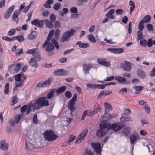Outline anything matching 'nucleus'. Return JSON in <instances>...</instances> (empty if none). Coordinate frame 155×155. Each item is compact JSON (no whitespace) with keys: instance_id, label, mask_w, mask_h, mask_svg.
<instances>
[{"instance_id":"obj_1","label":"nucleus","mask_w":155,"mask_h":155,"mask_svg":"<svg viewBox=\"0 0 155 155\" xmlns=\"http://www.w3.org/2000/svg\"><path fill=\"white\" fill-rule=\"evenodd\" d=\"M49 105V101L46 97H39L33 104V110H39L43 107L47 106Z\"/></svg>"},{"instance_id":"obj_2","label":"nucleus","mask_w":155,"mask_h":155,"mask_svg":"<svg viewBox=\"0 0 155 155\" xmlns=\"http://www.w3.org/2000/svg\"><path fill=\"white\" fill-rule=\"evenodd\" d=\"M106 122L103 120L100 124V128L97 130L96 132V135L98 137H102L107 132L108 128L106 124Z\"/></svg>"},{"instance_id":"obj_3","label":"nucleus","mask_w":155,"mask_h":155,"mask_svg":"<svg viewBox=\"0 0 155 155\" xmlns=\"http://www.w3.org/2000/svg\"><path fill=\"white\" fill-rule=\"evenodd\" d=\"M105 107V114L103 116V117H101V119L104 121L107 122L109 121V119L110 118L111 115H109L108 113L112 110V109L111 105L107 102L104 103Z\"/></svg>"},{"instance_id":"obj_4","label":"nucleus","mask_w":155,"mask_h":155,"mask_svg":"<svg viewBox=\"0 0 155 155\" xmlns=\"http://www.w3.org/2000/svg\"><path fill=\"white\" fill-rule=\"evenodd\" d=\"M76 32V30L73 29H71L65 32L62 35L60 40L62 42H65L69 40L68 38L73 36Z\"/></svg>"},{"instance_id":"obj_5","label":"nucleus","mask_w":155,"mask_h":155,"mask_svg":"<svg viewBox=\"0 0 155 155\" xmlns=\"http://www.w3.org/2000/svg\"><path fill=\"white\" fill-rule=\"evenodd\" d=\"M44 137L45 140L48 141H52L54 140L58 137L51 130H46L44 133Z\"/></svg>"},{"instance_id":"obj_6","label":"nucleus","mask_w":155,"mask_h":155,"mask_svg":"<svg viewBox=\"0 0 155 155\" xmlns=\"http://www.w3.org/2000/svg\"><path fill=\"white\" fill-rule=\"evenodd\" d=\"M106 124L108 130L111 129L112 130L114 131L115 132H117L118 130L121 129L124 126L122 125H120L119 123H115L111 124L109 123L106 122Z\"/></svg>"},{"instance_id":"obj_7","label":"nucleus","mask_w":155,"mask_h":155,"mask_svg":"<svg viewBox=\"0 0 155 155\" xmlns=\"http://www.w3.org/2000/svg\"><path fill=\"white\" fill-rule=\"evenodd\" d=\"M91 146L94 150V152H96L97 155H101L102 151L101 144L99 143H97L93 142L91 144Z\"/></svg>"},{"instance_id":"obj_8","label":"nucleus","mask_w":155,"mask_h":155,"mask_svg":"<svg viewBox=\"0 0 155 155\" xmlns=\"http://www.w3.org/2000/svg\"><path fill=\"white\" fill-rule=\"evenodd\" d=\"M22 66V63H18L16 65L15 64H12L9 67V70L12 72L17 73L21 68Z\"/></svg>"},{"instance_id":"obj_9","label":"nucleus","mask_w":155,"mask_h":155,"mask_svg":"<svg viewBox=\"0 0 155 155\" xmlns=\"http://www.w3.org/2000/svg\"><path fill=\"white\" fill-rule=\"evenodd\" d=\"M77 94H74L72 98L69 102L68 107L71 111H74L75 110V109L74 108V107L75 101L77 100Z\"/></svg>"},{"instance_id":"obj_10","label":"nucleus","mask_w":155,"mask_h":155,"mask_svg":"<svg viewBox=\"0 0 155 155\" xmlns=\"http://www.w3.org/2000/svg\"><path fill=\"white\" fill-rule=\"evenodd\" d=\"M88 132L87 129H84L79 135L75 141L76 143H80L86 137Z\"/></svg>"},{"instance_id":"obj_11","label":"nucleus","mask_w":155,"mask_h":155,"mask_svg":"<svg viewBox=\"0 0 155 155\" xmlns=\"http://www.w3.org/2000/svg\"><path fill=\"white\" fill-rule=\"evenodd\" d=\"M93 64L92 63H84L83 64V69L84 74L89 73V70L93 68Z\"/></svg>"},{"instance_id":"obj_12","label":"nucleus","mask_w":155,"mask_h":155,"mask_svg":"<svg viewBox=\"0 0 155 155\" xmlns=\"http://www.w3.org/2000/svg\"><path fill=\"white\" fill-rule=\"evenodd\" d=\"M120 66L121 68L126 72L130 71L132 68L129 62L127 61L121 63Z\"/></svg>"},{"instance_id":"obj_13","label":"nucleus","mask_w":155,"mask_h":155,"mask_svg":"<svg viewBox=\"0 0 155 155\" xmlns=\"http://www.w3.org/2000/svg\"><path fill=\"white\" fill-rule=\"evenodd\" d=\"M114 79L118 81L120 84H130V81H127L126 79L124 77L120 76H117L114 77Z\"/></svg>"},{"instance_id":"obj_14","label":"nucleus","mask_w":155,"mask_h":155,"mask_svg":"<svg viewBox=\"0 0 155 155\" xmlns=\"http://www.w3.org/2000/svg\"><path fill=\"white\" fill-rule=\"evenodd\" d=\"M44 21L43 20H39L38 19H36L33 20L31 22L32 25L42 28L43 27Z\"/></svg>"},{"instance_id":"obj_15","label":"nucleus","mask_w":155,"mask_h":155,"mask_svg":"<svg viewBox=\"0 0 155 155\" xmlns=\"http://www.w3.org/2000/svg\"><path fill=\"white\" fill-rule=\"evenodd\" d=\"M14 9V6L12 5L10 7L5 13L4 18L5 19H8L11 16L12 12Z\"/></svg>"},{"instance_id":"obj_16","label":"nucleus","mask_w":155,"mask_h":155,"mask_svg":"<svg viewBox=\"0 0 155 155\" xmlns=\"http://www.w3.org/2000/svg\"><path fill=\"white\" fill-rule=\"evenodd\" d=\"M0 148L2 150L7 151L8 148V144L6 143L5 140H2L0 141Z\"/></svg>"},{"instance_id":"obj_17","label":"nucleus","mask_w":155,"mask_h":155,"mask_svg":"<svg viewBox=\"0 0 155 155\" xmlns=\"http://www.w3.org/2000/svg\"><path fill=\"white\" fill-rule=\"evenodd\" d=\"M97 62L99 64L105 66L109 67L111 65L110 62H107L106 58L98 59Z\"/></svg>"},{"instance_id":"obj_18","label":"nucleus","mask_w":155,"mask_h":155,"mask_svg":"<svg viewBox=\"0 0 155 155\" xmlns=\"http://www.w3.org/2000/svg\"><path fill=\"white\" fill-rule=\"evenodd\" d=\"M68 72L64 69H59L54 71V74L56 75L62 76L67 75Z\"/></svg>"},{"instance_id":"obj_19","label":"nucleus","mask_w":155,"mask_h":155,"mask_svg":"<svg viewBox=\"0 0 155 155\" xmlns=\"http://www.w3.org/2000/svg\"><path fill=\"white\" fill-rule=\"evenodd\" d=\"M21 13L18 11L17 10H15L14 12V13L12 15V20L14 21H16L17 22H18L19 19V18H18V17Z\"/></svg>"},{"instance_id":"obj_20","label":"nucleus","mask_w":155,"mask_h":155,"mask_svg":"<svg viewBox=\"0 0 155 155\" xmlns=\"http://www.w3.org/2000/svg\"><path fill=\"white\" fill-rule=\"evenodd\" d=\"M53 78L51 77L49 78L45 81L44 82L41 83V87H45L50 85L53 81Z\"/></svg>"},{"instance_id":"obj_21","label":"nucleus","mask_w":155,"mask_h":155,"mask_svg":"<svg viewBox=\"0 0 155 155\" xmlns=\"http://www.w3.org/2000/svg\"><path fill=\"white\" fill-rule=\"evenodd\" d=\"M137 74L140 78L142 79L145 78L146 77L145 72L141 69L138 70Z\"/></svg>"},{"instance_id":"obj_22","label":"nucleus","mask_w":155,"mask_h":155,"mask_svg":"<svg viewBox=\"0 0 155 155\" xmlns=\"http://www.w3.org/2000/svg\"><path fill=\"white\" fill-rule=\"evenodd\" d=\"M29 63L32 67L35 68L38 67L36 60L35 58H31L30 59Z\"/></svg>"},{"instance_id":"obj_23","label":"nucleus","mask_w":155,"mask_h":155,"mask_svg":"<svg viewBox=\"0 0 155 155\" xmlns=\"http://www.w3.org/2000/svg\"><path fill=\"white\" fill-rule=\"evenodd\" d=\"M76 45H79V47L81 48H85L89 46V45L87 43H84L81 41H78L76 43Z\"/></svg>"},{"instance_id":"obj_24","label":"nucleus","mask_w":155,"mask_h":155,"mask_svg":"<svg viewBox=\"0 0 155 155\" xmlns=\"http://www.w3.org/2000/svg\"><path fill=\"white\" fill-rule=\"evenodd\" d=\"M48 46L46 47L45 50L47 52H50L54 49V47L53 44L51 42L48 43Z\"/></svg>"},{"instance_id":"obj_25","label":"nucleus","mask_w":155,"mask_h":155,"mask_svg":"<svg viewBox=\"0 0 155 155\" xmlns=\"http://www.w3.org/2000/svg\"><path fill=\"white\" fill-rule=\"evenodd\" d=\"M129 5L130 6V10L129 13L130 14H131L135 8V5L133 1L132 0L130 1Z\"/></svg>"},{"instance_id":"obj_26","label":"nucleus","mask_w":155,"mask_h":155,"mask_svg":"<svg viewBox=\"0 0 155 155\" xmlns=\"http://www.w3.org/2000/svg\"><path fill=\"white\" fill-rule=\"evenodd\" d=\"M33 56L37 59L38 61H40L41 59L40 55V51L37 48V50H36L35 52L34 53Z\"/></svg>"},{"instance_id":"obj_27","label":"nucleus","mask_w":155,"mask_h":155,"mask_svg":"<svg viewBox=\"0 0 155 155\" xmlns=\"http://www.w3.org/2000/svg\"><path fill=\"white\" fill-rule=\"evenodd\" d=\"M53 2V0H48L46 3L44 4L43 6L46 8H51L50 5L52 4Z\"/></svg>"},{"instance_id":"obj_28","label":"nucleus","mask_w":155,"mask_h":155,"mask_svg":"<svg viewBox=\"0 0 155 155\" xmlns=\"http://www.w3.org/2000/svg\"><path fill=\"white\" fill-rule=\"evenodd\" d=\"M66 86H62L58 89L55 90V92L57 94H61L64 92L66 90Z\"/></svg>"},{"instance_id":"obj_29","label":"nucleus","mask_w":155,"mask_h":155,"mask_svg":"<svg viewBox=\"0 0 155 155\" xmlns=\"http://www.w3.org/2000/svg\"><path fill=\"white\" fill-rule=\"evenodd\" d=\"M37 34L36 31H34L29 35L28 37L29 39H35L37 37Z\"/></svg>"},{"instance_id":"obj_30","label":"nucleus","mask_w":155,"mask_h":155,"mask_svg":"<svg viewBox=\"0 0 155 155\" xmlns=\"http://www.w3.org/2000/svg\"><path fill=\"white\" fill-rule=\"evenodd\" d=\"M101 108L100 107L99 104H97L94 107L93 112L94 115L96 114L99 112H101Z\"/></svg>"},{"instance_id":"obj_31","label":"nucleus","mask_w":155,"mask_h":155,"mask_svg":"<svg viewBox=\"0 0 155 155\" xmlns=\"http://www.w3.org/2000/svg\"><path fill=\"white\" fill-rule=\"evenodd\" d=\"M151 16L148 15H147L144 16L143 20L141 21H143L144 23H147L149 22L151 20Z\"/></svg>"},{"instance_id":"obj_32","label":"nucleus","mask_w":155,"mask_h":155,"mask_svg":"<svg viewBox=\"0 0 155 155\" xmlns=\"http://www.w3.org/2000/svg\"><path fill=\"white\" fill-rule=\"evenodd\" d=\"M55 92V89H51L50 91L47 95V99H50L52 98L53 96L54 92Z\"/></svg>"},{"instance_id":"obj_33","label":"nucleus","mask_w":155,"mask_h":155,"mask_svg":"<svg viewBox=\"0 0 155 155\" xmlns=\"http://www.w3.org/2000/svg\"><path fill=\"white\" fill-rule=\"evenodd\" d=\"M120 120L124 122H127L129 121H132L133 120H132L130 117H122L120 118Z\"/></svg>"},{"instance_id":"obj_34","label":"nucleus","mask_w":155,"mask_h":155,"mask_svg":"<svg viewBox=\"0 0 155 155\" xmlns=\"http://www.w3.org/2000/svg\"><path fill=\"white\" fill-rule=\"evenodd\" d=\"M45 24L47 27L49 28H51L53 27V25L48 20H45Z\"/></svg>"},{"instance_id":"obj_35","label":"nucleus","mask_w":155,"mask_h":155,"mask_svg":"<svg viewBox=\"0 0 155 155\" xmlns=\"http://www.w3.org/2000/svg\"><path fill=\"white\" fill-rule=\"evenodd\" d=\"M87 37L89 40L91 42L94 43L96 42V40L94 39L92 34H90L89 35H88Z\"/></svg>"},{"instance_id":"obj_36","label":"nucleus","mask_w":155,"mask_h":155,"mask_svg":"<svg viewBox=\"0 0 155 155\" xmlns=\"http://www.w3.org/2000/svg\"><path fill=\"white\" fill-rule=\"evenodd\" d=\"M88 2V0H78L77 5L78 6H81L83 5L84 3H86Z\"/></svg>"},{"instance_id":"obj_37","label":"nucleus","mask_w":155,"mask_h":155,"mask_svg":"<svg viewBox=\"0 0 155 155\" xmlns=\"http://www.w3.org/2000/svg\"><path fill=\"white\" fill-rule=\"evenodd\" d=\"M52 37L51 36H50L49 35H48L47 38V40L45 41V42L43 45V46L44 48L48 44V43L49 42L50 40L52 38Z\"/></svg>"},{"instance_id":"obj_38","label":"nucleus","mask_w":155,"mask_h":155,"mask_svg":"<svg viewBox=\"0 0 155 155\" xmlns=\"http://www.w3.org/2000/svg\"><path fill=\"white\" fill-rule=\"evenodd\" d=\"M130 142L131 144H134L136 141L137 138L135 135L132 134L130 136Z\"/></svg>"},{"instance_id":"obj_39","label":"nucleus","mask_w":155,"mask_h":155,"mask_svg":"<svg viewBox=\"0 0 155 155\" xmlns=\"http://www.w3.org/2000/svg\"><path fill=\"white\" fill-rule=\"evenodd\" d=\"M137 34L138 36V40H141L143 38V35L142 32V31H138L137 32Z\"/></svg>"},{"instance_id":"obj_40","label":"nucleus","mask_w":155,"mask_h":155,"mask_svg":"<svg viewBox=\"0 0 155 155\" xmlns=\"http://www.w3.org/2000/svg\"><path fill=\"white\" fill-rule=\"evenodd\" d=\"M9 84L8 83H6L5 88L4 90V93L5 94H7L9 92Z\"/></svg>"},{"instance_id":"obj_41","label":"nucleus","mask_w":155,"mask_h":155,"mask_svg":"<svg viewBox=\"0 0 155 155\" xmlns=\"http://www.w3.org/2000/svg\"><path fill=\"white\" fill-rule=\"evenodd\" d=\"M144 23V22H143V21H140L138 25L139 31H142L144 29V26L143 25V23Z\"/></svg>"},{"instance_id":"obj_42","label":"nucleus","mask_w":155,"mask_h":155,"mask_svg":"<svg viewBox=\"0 0 155 155\" xmlns=\"http://www.w3.org/2000/svg\"><path fill=\"white\" fill-rule=\"evenodd\" d=\"M23 115L21 114H19L17 117L15 118V122L16 123H18L20 121L21 119L23 118Z\"/></svg>"},{"instance_id":"obj_43","label":"nucleus","mask_w":155,"mask_h":155,"mask_svg":"<svg viewBox=\"0 0 155 155\" xmlns=\"http://www.w3.org/2000/svg\"><path fill=\"white\" fill-rule=\"evenodd\" d=\"M123 133L126 136H128L130 134V130L127 127H125L123 129Z\"/></svg>"},{"instance_id":"obj_44","label":"nucleus","mask_w":155,"mask_h":155,"mask_svg":"<svg viewBox=\"0 0 155 155\" xmlns=\"http://www.w3.org/2000/svg\"><path fill=\"white\" fill-rule=\"evenodd\" d=\"M14 77L16 82L22 81L21 79V74H18L15 75Z\"/></svg>"},{"instance_id":"obj_45","label":"nucleus","mask_w":155,"mask_h":155,"mask_svg":"<svg viewBox=\"0 0 155 155\" xmlns=\"http://www.w3.org/2000/svg\"><path fill=\"white\" fill-rule=\"evenodd\" d=\"M124 49L122 48H115V54H120L123 53Z\"/></svg>"},{"instance_id":"obj_46","label":"nucleus","mask_w":155,"mask_h":155,"mask_svg":"<svg viewBox=\"0 0 155 155\" xmlns=\"http://www.w3.org/2000/svg\"><path fill=\"white\" fill-rule=\"evenodd\" d=\"M140 44L141 45L144 47H146L147 46V41L144 39H141L140 41Z\"/></svg>"},{"instance_id":"obj_47","label":"nucleus","mask_w":155,"mask_h":155,"mask_svg":"<svg viewBox=\"0 0 155 155\" xmlns=\"http://www.w3.org/2000/svg\"><path fill=\"white\" fill-rule=\"evenodd\" d=\"M16 40H18L20 42H23L25 40L24 38L22 36L18 35L16 36Z\"/></svg>"},{"instance_id":"obj_48","label":"nucleus","mask_w":155,"mask_h":155,"mask_svg":"<svg viewBox=\"0 0 155 155\" xmlns=\"http://www.w3.org/2000/svg\"><path fill=\"white\" fill-rule=\"evenodd\" d=\"M51 42L54 45L56 48L57 49H59V45L55 39L54 38L52 39L51 40Z\"/></svg>"},{"instance_id":"obj_49","label":"nucleus","mask_w":155,"mask_h":155,"mask_svg":"<svg viewBox=\"0 0 155 155\" xmlns=\"http://www.w3.org/2000/svg\"><path fill=\"white\" fill-rule=\"evenodd\" d=\"M36 50H37V48H34L29 49L27 50L26 51V53L27 54H32L33 55Z\"/></svg>"},{"instance_id":"obj_50","label":"nucleus","mask_w":155,"mask_h":155,"mask_svg":"<svg viewBox=\"0 0 155 155\" xmlns=\"http://www.w3.org/2000/svg\"><path fill=\"white\" fill-rule=\"evenodd\" d=\"M16 31L15 29H11L8 32V34L10 36H12L15 34Z\"/></svg>"},{"instance_id":"obj_51","label":"nucleus","mask_w":155,"mask_h":155,"mask_svg":"<svg viewBox=\"0 0 155 155\" xmlns=\"http://www.w3.org/2000/svg\"><path fill=\"white\" fill-rule=\"evenodd\" d=\"M28 108V106L25 105L23 106L20 109L22 113L25 112Z\"/></svg>"},{"instance_id":"obj_52","label":"nucleus","mask_w":155,"mask_h":155,"mask_svg":"<svg viewBox=\"0 0 155 155\" xmlns=\"http://www.w3.org/2000/svg\"><path fill=\"white\" fill-rule=\"evenodd\" d=\"M143 87L141 86H134L133 88L137 91H141L143 88Z\"/></svg>"},{"instance_id":"obj_53","label":"nucleus","mask_w":155,"mask_h":155,"mask_svg":"<svg viewBox=\"0 0 155 155\" xmlns=\"http://www.w3.org/2000/svg\"><path fill=\"white\" fill-rule=\"evenodd\" d=\"M87 113V115L90 117L94 116V113L93 111H91L89 110H86Z\"/></svg>"},{"instance_id":"obj_54","label":"nucleus","mask_w":155,"mask_h":155,"mask_svg":"<svg viewBox=\"0 0 155 155\" xmlns=\"http://www.w3.org/2000/svg\"><path fill=\"white\" fill-rule=\"evenodd\" d=\"M61 5L59 3H56L53 6L54 9L56 10H58L60 8Z\"/></svg>"},{"instance_id":"obj_55","label":"nucleus","mask_w":155,"mask_h":155,"mask_svg":"<svg viewBox=\"0 0 155 155\" xmlns=\"http://www.w3.org/2000/svg\"><path fill=\"white\" fill-rule=\"evenodd\" d=\"M60 32V31L59 29H57L56 30L55 33V38L56 39H58Z\"/></svg>"},{"instance_id":"obj_56","label":"nucleus","mask_w":155,"mask_h":155,"mask_svg":"<svg viewBox=\"0 0 155 155\" xmlns=\"http://www.w3.org/2000/svg\"><path fill=\"white\" fill-rule=\"evenodd\" d=\"M50 19L51 22H54L56 20V17L55 15L53 14H52L50 15Z\"/></svg>"},{"instance_id":"obj_57","label":"nucleus","mask_w":155,"mask_h":155,"mask_svg":"<svg viewBox=\"0 0 155 155\" xmlns=\"http://www.w3.org/2000/svg\"><path fill=\"white\" fill-rule=\"evenodd\" d=\"M121 75L124 78H129L131 76V75L130 74L127 72L123 73Z\"/></svg>"},{"instance_id":"obj_58","label":"nucleus","mask_w":155,"mask_h":155,"mask_svg":"<svg viewBox=\"0 0 155 155\" xmlns=\"http://www.w3.org/2000/svg\"><path fill=\"white\" fill-rule=\"evenodd\" d=\"M105 84L102 85L96 84V88L103 89L105 88Z\"/></svg>"},{"instance_id":"obj_59","label":"nucleus","mask_w":155,"mask_h":155,"mask_svg":"<svg viewBox=\"0 0 155 155\" xmlns=\"http://www.w3.org/2000/svg\"><path fill=\"white\" fill-rule=\"evenodd\" d=\"M66 97L68 98H71L72 97V93L69 91H67L65 93Z\"/></svg>"},{"instance_id":"obj_60","label":"nucleus","mask_w":155,"mask_h":155,"mask_svg":"<svg viewBox=\"0 0 155 155\" xmlns=\"http://www.w3.org/2000/svg\"><path fill=\"white\" fill-rule=\"evenodd\" d=\"M131 113V110L129 109H126L124 110V113L127 115H130Z\"/></svg>"},{"instance_id":"obj_61","label":"nucleus","mask_w":155,"mask_h":155,"mask_svg":"<svg viewBox=\"0 0 155 155\" xmlns=\"http://www.w3.org/2000/svg\"><path fill=\"white\" fill-rule=\"evenodd\" d=\"M25 3H22L19 7V9L18 10H16L18 11L20 13H21L22 10L23 8H24L25 7Z\"/></svg>"},{"instance_id":"obj_62","label":"nucleus","mask_w":155,"mask_h":155,"mask_svg":"<svg viewBox=\"0 0 155 155\" xmlns=\"http://www.w3.org/2000/svg\"><path fill=\"white\" fill-rule=\"evenodd\" d=\"M71 13H76L78 12L77 8L75 7H73L71 8L70 10Z\"/></svg>"},{"instance_id":"obj_63","label":"nucleus","mask_w":155,"mask_h":155,"mask_svg":"<svg viewBox=\"0 0 155 155\" xmlns=\"http://www.w3.org/2000/svg\"><path fill=\"white\" fill-rule=\"evenodd\" d=\"M76 138V137L73 135H71L70 136L67 142L68 143L74 141Z\"/></svg>"},{"instance_id":"obj_64","label":"nucleus","mask_w":155,"mask_h":155,"mask_svg":"<svg viewBox=\"0 0 155 155\" xmlns=\"http://www.w3.org/2000/svg\"><path fill=\"white\" fill-rule=\"evenodd\" d=\"M54 26L56 28H60L61 27V24L59 21L57 20L55 21Z\"/></svg>"}]
</instances>
